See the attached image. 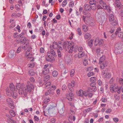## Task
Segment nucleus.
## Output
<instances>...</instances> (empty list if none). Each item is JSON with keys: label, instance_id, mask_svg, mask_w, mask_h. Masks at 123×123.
I'll list each match as a JSON object with an SVG mask.
<instances>
[{"label": "nucleus", "instance_id": "nucleus-37", "mask_svg": "<svg viewBox=\"0 0 123 123\" xmlns=\"http://www.w3.org/2000/svg\"><path fill=\"white\" fill-rule=\"evenodd\" d=\"M9 112L10 114L13 117H14L15 116V113L14 111L12 110H11L9 111Z\"/></svg>", "mask_w": 123, "mask_h": 123}, {"label": "nucleus", "instance_id": "nucleus-49", "mask_svg": "<svg viewBox=\"0 0 123 123\" xmlns=\"http://www.w3.org/2000/svg\"><path fill=\"white\" fill-rule=\"evenodd\" d=\"M29 74L31 76H33L36 74L32 70L30 71L29 72Z\"/></svg>", "mask_w": 123, "mask_h": 123}, {"label": "nucleus", "instance_id": "nucleus-23", "mask_svg": "<svg viewBox=\"0 0 123 123\" xmlns=\"http://www.w3.org/2000/svg\"><path fill=\"white\" fill-rule=\"evenodd\" d=\"M82 28L83 31L84 32H86L88 30V27L86 25H83L82 26Z\"/></svg>", "mask_w": 123, "mask_h": 123}, {"label": "nucleus", "instance_id": "nucleus-55", "mask_svg": "<svg viewBox=\"0 0 123 123\" xmlns=\"http://www.w3.org/2000/svg\"><path fill=\"white\" fill-rule=\"evenodd\" d=\"M30 81L32 82V83H34L35 81V79L33 77H31L30 78Z\"/></svg>", "mask_w": 123, "mask_h": 123}, {"label": "nucleus", "instance_id": "nucleus-38", "mask_svg": "<svg viewBox=\"0 0 123 123\" xmlns=\"http://www.w3.org/2000/svg\"><path fill=\"white\" fill-rule=\"evenodd\" d=\"M28 66L29 68H32L35 66V64L33 62L29 63L28 64Z\"/></svg>", "mask_w": 123, "mask_h": 123}, {"label": "nucleus", "instance_id": "nucleus-45", "mask_svg": "<svg viewBox=\"0 0 123 123\" xmlns=\"http://www.w3.org/2000/svg\"><path fill=\"white\" fill-rule=\"evenodd\" d=\"M68 2L66 0H64L62 2V6L63 7H64L65 6H66L67 3Z\"/></svg>", "mask_w": 123, "mask_h": 123}, {"label": "nucleus", "instance_id": "nucleus-54", "mask_svg": "<svg viewBox=\"0 0 123 123\" xmlns=\"http://www.w3.org/2000/svg\"><path fill=\"white\" fill-rule=\"evenodd\" d=\"M103 43V41L102 39H99L98 45H102Z\"/></svg>", "mask_w": 123, "mask_h": 123}, {"label": "nucleus", "instance_id": "nucleus-1", "mask_svg": "<svg viewBox=\"0 0 123 123\" xmlns=\"http://www.w3.org/2000/svg\"><path fill=\"white\" fill-rule=\"evenodd\" d=\"M17 89L18 90V92L19 94L24 97H26L27 92V90L25 87H21L20 85H16Z\"/></svg>", "mask_w": 123, "mask_h": 123}, {"label": "nucleus", "instance_id": "nucleus-40", "mask_svg": "<svg viewBox=\"0 0 123 123\" xmlns=\"http://www.w3.org/2000/svg\"><path fill=\"white\" fill-rule=\"evenodd\" d=\"M57 52L58 57L61 58L62 56V54L61 51L59 49H57Z\"/></svg>", "mask_w": 123, "mask_h": 123}, {"label": "nucleus", "instance_id": "nucleus-13", "mask_svg": "<svg viewBox=\"0 0 123 123\" xmlns=\"http://www.w3.org/2000/svg\"><path fill=\"white\" fill-rule=\"evenodd\" d=\"M102 10H103L102 7H101L100 5H98L97 6V12H98L101 10L100 12H98V13H99L100 14L101 13H102Z\"/></svg>", "mask_w": 123, "mask_h": 123}, {"label": "nucleus", "instance_id": "nucleus-25", "mask_svg": "<svg viewBox=\"0 0 123 123\" xmlns=\"http://www.w3.org/2000/svg\"><path fill=\"white\" fill-rule=\"evenodd\" d=\"M67 43L66 41H65L63 43V48L65 49L66 50H67L68 49V47H67Z\"/></svg>", "mask_w": 123, "mask_h": 123}, {"label": "nucleus", "instance_id": "nucleus-64", "mask_svg": "<svg viewBox=\"0 0 123 123\" xmlns=\"http://www.w3.org/2000/svg\"><path fill=\"white\" fill-rule=\"evenodd\" d=\"M94 74L92 72H89L87 74V75L88 77H90V76L94 75Z\"/></svg>", "mask_w": 123, "mask_h": 123}, {"label": "nucleus", "instance_id": "nucleus-32", "mask_svg": "<svg viewBox=\"0 0 123 123\" xmlns=\"http://www.w3.org/2000/svg\"><path fill=\"white\" fill-rule=\"evenodd\" d=\"M68 87L69 89V90L71 91H73L74 89L73 87H74L71 85V84L69 83L68 85Z\"/></svg>", "mask_w": 123, "mask_h": 123}, {"label": "nucleus", "instance_id": "nucleus-48", "mask_svg": "<svg viewBox=\"0 0 123 123\" xmlns=\"http://www.w3.org/2000/svg\"><path fill=\"white\" fill-rule=\"evenodd\" d=\"M6 93L7 96H9L11 94V93L10 92V90L8 89H7L6 90Z\"/></svg>", "mask_w": 123, "mask_h": 123}, {"label": "nucleus", "instance_id": "nucleus-17", "mask_svg": "<svg viewBox=\"0 0 123 123\" xmlns=\"http://www.w3.org/2000/svg\"><path fill=\"white\" fill-rule=\"evenodd\" d=\"M97 90V88L95 86L94 87H91L89 88L88 90L89 92H92V91H95Z\"/></svg>", "mask_w": 123, "mask_h": 123}, {"label": "nucleus", "instance_id": "nucleus-33", "mask_svg": "<svg viewBox=\"0 0 123 123\" xmlns=\"http://www.w3.org/2000/svg\"><path fill=\"white\" fill-rule=\"evenodd\" d=\"M85 38L86 39H90L91 38V35L89 33H87L85 35Z\"/></svg>", "mask_w": 123, "mask_h": 123}, {"label": "nucleus", "instance_id": "nucleus-41", "mask_svg": "<svg viewBox=\"0 0 123 123\" xmlns=\"http://www.w3.org/2000/svg\"><path fill=\"white\" fill-rule=\"evenodd\" d=\"M30 53V50H27L25 53V57H26L28 58V57H29V56H30L29 54Z\"/></svg>", "mask_w": 123, "mask_h": 123}, {"label": "nucleus", "instance_id": "nucleus-2", "mask_svg": "<svg viewBox=\"0 0 123 123\" xmlns=\"http://www.w3.org/2000/svg\"><path fill=\"white\" fill-rule=\"evenodd\" d=\"M105 57L104 55L102 56L99 59V64H100V68L102 69L104 68L107 66V62L105 61Z\"/></svg>", "mask_w": 123, "mask_h": 123}, {"label": "nucleus", "instance_id": "nucleus-11", "mask_svg": "<svg viewBox=\"0 0 123 123\" xmlns=\"http://www.w3.org/2000/svg\"><path fill=\"white\" fill-rule=\"evenodd\" d=\"M118 87V86H115L113 85H111L110 87L111 91L112 92H116Z\"/></svg>", "mask_w": 123, "mask_h": 123}, {"label": "nucleus", "instance_id": "nucleus-19", "mask_svg": "<svg viewBox=\"0 0 123 123\" xmlns=\"http://www.w3.org/2000/svg\"><path fill=\"white\" fill-rule=\"evenodd\" d=\"M47 52H49L50 54V55H52L53 56H55L56 55V53L54 50L52 49H51L50 51Z\"/></svg>", "mask_w": 123, "mask_h": 123}, {"label": "nucleus", "instance_id": "nucleus-14", "mask_svg": "<svg viewBox=\"0 0 123 123\" xmlns=\"http://www.w3.org/2000/svg\"><path fill=\"white\" fill-rule=\"evenodd\" d=\"M123 49H118L116 48L115 50V53L117 54H121L122 53Z\"/></svg>", "mask_w": 123, "mask_h": 123}, {"label": "nucleus", "instance_id": "nucleus-63", "mask_svg": "<svg viewBox=\"0 0 123 123\" xmlns=\"http://www.w3.org/2000/svg\"><path fill=\"white\" fill-rule=\"evenodd\" d=\"M83 64L85 66H86L88 64V61L86 59H85L83 62Z\"/></svg>", "mask_w": 123, "mask_h": 123}, {"label": "nucleus", "instance_id": "nucleus-35", "mask_svg": "<svg viewBox=\"0 0 123 123\" xmlns=\"http://www.w3.org/2000/svg\"><path fill=\"white\" fill-rule=\"evenodd\" d=\"M91 9H92V10H95L97 8V6L96 4H93L92 5H91Z\"/></svg>", "mask_w": 123, "mask_h": 123}, {"label": "nucleus", "instance_id": "nucleus-3", "mask_svg": "<svg viewBox=\"0 0 123 123\" xmlns=\"http://www.w3.org/2000/svg\"><path fill=\"white\" fill-rule=\"evenodd\" d=\"M47 55L46 57V60L47 61L52 62L55 61V59L54 58V56H53L52 55H50V54L49 52H47Z\"/></svg>", "mask_w": 123, "mask_h": 123}, {"label": "nucleus", "instance_id": "nucleus-22", "mask_svg": "<svg viewBox=\"0 0 123 123\" xmlns=\"http://www.w3.org/2000/svg\"><path fill=\"white\" fill-rule=\"evenodd\" d=\"M116 4L117 6L120 9H122L123 8V6L120 3L116 2Z\"/></svg>", "mask_w": 123, "mask_h": 123}, {"label": "nucleus", "instance_id": "nucleus-9", "mask_svg": "<svg viewBox=\"0 0 123 123\" xmlns=\"http://www.w3.org/2000/svg\"><path fill=\"white\" fill-rule=\"evenodd\" d=\"M16 55V52L14 50L10 51L9 53V56L10 58H12L15 57Z\"/></svg>", "mask_w": 123, "mask_h": 123}, {"label": "nucleus", "instance_id": "nucleus-61", "mask_svg": "<svg viewBox=\"0 0 123 123\" xmlns=\"http://www.w3.org/2000/svg\"><path fill=\"white\" fill-rule=\"evenodd\" d=\"M77 31L79 35L80 36L81 35V30L80 28H78L77 29Z\"/></svg>", "mask_w": 123, "mask_h": 123}, {"label": "nucleus", "instance_id": "nucleus-50", "mask_svg": "<svg viewBox=\"0 0 123 123\" xmlns=\"http://www.w3.org/2000/svg\"><path fill=\"white\" fill-rule=\"evenodd\" d=\"M11 95L12 97L14 98H16L17 97V94L15 92H13L12 93Z\"/></svg>", "mask_w": 123, "mask_h": 123}, {"label": "nucleus", "instance_id": "nucleus-53", "mask_svg": "<svg viewBox=\"0 0 123 123\" xmlns=\"http://www.w3.org/2000/svg\"><path fill=\"white\" fill-rule=\"evenodd\" d=\"M118 37L120 38H123V32H121L118 35Z\"/></svg>", "mask_w": 123, "mask_h": 123}, {"label": "nucleus", "instance_id": "nucleus-60", "mask_svg": "<svg viewBox=\"0 0 123 123\" xmlns=\"http://www.w3.org/2000/svg\"><path fill=\"white\" fill-rule=\"evenodd\" d=\"M74 47V45H73L70 48V49L69 51V52L70 53H72L73 52V49Z\"/></svg>", "mask_w": 123, "mask_h": 123}, {"label": "nucleus", "instance_id": "nucleus-10", "mask_svg": "<svg viewBox=\"0 0 123 123\" xmlns=\"http://www.w3.org/2000/svg\"><path fill=\"white\" fill-rule=\"evenodd\" d=\"M20 39L21 43H24V44H25L26 43H29V40L27 39L25 37H20Z\"/></svg>", "mask_w": 123, "mask_h": 123}, {"label": "nucleus", "instance_id": "nucleus-59", "mask_svg": "<svg viewBox=\"0 0 123 123\" xmlns=\"http://www.w3.org/2000/svg\"><path fill=\"white\" fill-rule=\"evenodd\" d=\"M74 5V3L73 1H71L69 3V7H73Z\"/></svg>", "mask_w": 123, "mask_h": 123}, {"label": "nucleus", "instance_id": "nucleus-39", "mask_svg": "<svg viewBox=\"0 0 123 123\" xmlns=\"http://www.w3.org/2000/svg\"><path fill=\"white\" fill-rule=\"evenodd\" d=\"M26 33V31L25 30H23L21 34L19 35V37H23L24 35Z\"/></svg>", "mask_w": 123, "mask_h": 123}, {"label": "nucleus", "instance_id": "nucleus-4", "mask_svg": "<svg viewBox=\"0 0 123 123\" xmlns=\"http://www.w3.org/2000/svg\"><path fill=\"white\" fill-rule=\"evenodd\" d=\"M46 88H49L50 86V90L53 91L54 90L56 89V86L54 85H51V84L50 82H48L46 84Z\"/></svg>", "mask_w": 123, "mask_h": 123}, {"label": "nucleus", "instance_id": "nucleus-20", "mask_svg": "<svg viewBox=\"0 0 123 123\" xmlns=\"http://www.w3.org/2000/svg\"><path fill=\"white\" fill-rule=\"evenodd\" d=\"M102 6L103 8L105 10H106L108 9L110 11V7L109 6H107L105 2L103 3V4L102 5Z\"/></svg>", "mask_w": 123, "mask_h": 123}, {"label": "nucleus", "instance_id": "nucleus-62", "mask_svg": "<svg viewBox=\"0 0 123 123\" xmlns=\"http://www.w3.org/2000/svg\"><path fill=\"white\" fill-rule=\"evenodd\" d=\"M92 110V108L91 107L89 108L86 109L85 110V111L87 112H89L91 111V110Z\"/></svg>", "mask_w": 123, "mask_h": 123}, {"label": "nucleus", "instance_id": "nucleus-5", "mask_svg": "<svg viewBox=\"0 0 123 123\" xmlns=\"http://www.w3.org/2000/svg\"><path fill=\"white\" fill-rule=\"evenodd\" d=\"M26 88L28 92H31L32 90L34 89V86L30 81H28L27 82V85L26 86Z\"/></svg>", "mask_w": 123, "mask_h": 123}, {"label": "nucleus", "instance_id": "nucleus-18", "mask_svg": "<svg viewBox=\"0 0 123 123\" xmlns=\"http://www.w3.org/2000/svg\"><path fill=\"white\" fill-rule=\"evenodd\" d=\"M58 45L56 42H54L52 45V47L54 49H56L58 48Z\"/></svg>", "mask_w": 123, "mask_h": 123}, {"label": "nucleus", "instance_id": "nucleus-28", "mask_svg": "<svg viewBox=\"0 0 123 123\" xmlns=\"http://www.w3.org/2000/svg\"><path fill=\"white\" fill-rule=\"evenodd\" d=\"M96 80V77H92L90 79V81L92 83H95Z\"/></svg>", "mask_w": 123, "mask_h": 123}, {"label": "nucleus", "instance_id": "nucleus-16", "mask_svg": "<svg viewBox=\"0 0 123 123\" xmlns=\"http://www.w3.org/2000/svg\"><path fill=\"white\" fill-rule=\"evenodd\" d=\"M116 47V48L118 49H123V45L121 43H118Z\"/></svg>", "mask_w": 123, "mask_h": 123}, {"label": "nucleus", "instance_id": "nucleus-7", "mask_svg": "<svg viewBox=\"0 0 123 123\" xmlns=\"http://www.w3.org/2000/svg\"><path fill=\"white\" fill-rule=\"evenodd\" d=\"M6 101L10 106V108L12 109L14 108L13 101L12 99L8 98L6 99Z\"/></svg>", "mask_w": 123, "mask_h": 123}, {"label": "nucleus", "instance_id": "nucleus-29", "mask_svg": "<svg viewBox=\"0 0 123 123\" xmlns=\"http://www.w3.org/2000/svg\"><path fill=\"white\" fill-rule=\"evenodd\" d=\"M93 40H91L88 43V45L91 48L92 46L93 43Z\"/></svg>", "mask_w": 123, "mask_h": 123}, {"label": "nucleus", "instance_id": "nucleus-47", "mask_svg": "<svg viewBox=\"0 0 123 123\" xmlns=\"http://www.w3.org/2000/svg\"><path fill=\"white\" fill-rule=\"evenodd\" d=\"M75 72L74 70V69H72L70 73V75L71 77H73L74 74V73Z\"/></svg>", "mask_w": 123, "mask_h": 123}, {"label": "nucleus", "instance_id": "nucleus-46", "mask_svg": "<svg viewBox=\"0 0 123 123\" xmlns=\"http://www.w3.org/2000/svg\"><path fill=\"white\" fill-rule=\"evenodd\" d=\"M88 23H86V24L87 25H89L91 26H92L93 25V23L91 22L90 20H88Z\"/></svg>", "mask_w": 123, "mask_h": 123}, {"label": "nucleus", "instance_id": "nucleus-34", "mask_svg": "<svg viewBox=\"0 0 123 123\" xmlns=\"http://www.w3.org/2000/svg\"><path fill=\"white\" fill-rule=\"evenodd\" d=\"M58 72L55 70L54 71L52 72V75L54 77H56L58 75Z\"/></svg>", "mask_w": 123, "mask_h": 123}, {"label": "nucleus", "instance_id": "nucleus-51", "mask_svg": "<svg viewBox=\"0 0 123 123\" xmlns=\"http://www.w3.org/2000/svg\"><path fill=\"white\" fill-rule=\"evenodd\" d=\"M67 47H68V49L70 48L73 45H72V43L71 42H67Z\"/></svg>", "mask_w": 123, "mask_h": 123}, {"label": "nucleus", "instance_id": "nucleus-58", "mask_svg": "<svg viewBox=\"0 0 123 123\" xmlns=\"http://www.w3.org/2000/svg\"><path fill=\"white\" fill-rule=\"evenodd\" d=\"M67 88V86L65 85H62V89L63 91H65Z\"/></svg>", "mask_w": 123, "mask_h": 123}, {"label": "nucleus", "instance_id": "nucleus-27", "mask_svg": "<svg viewBox=\"0 0 123 123\" xmlns=\"http://www.w3.org/2000/svg\"><path fill=\"white\" fill-rule=\"evenodd\" d=\"M85 55V53L84 52H81L79 53L78 57L79 58H80L83 56Z\"/></svg>", "mask_w": 123, "mask_h": 123}, {"label": "nucleus", "instance_id": "nucleus-52", "mask_svg": "<svg viewBox=\"0 0 123 123\" xmlns=\"http://www.w3.org/2000/svg\"><path fill=\"white\" fill-rule=\"evenodd\" d=\"M99 42V39L98 38H96V39L95 41V46H97L98 45Z\"/></svg>", "mask_w": 123, "mask_h": 123}, {"label": "nucleus", "instance_id": "nucleus-31", "mask_svg": "<svg viewBox=\"0 0 123 123\" xmlns=\"http://www.w3.org/2000/svg\"><path fill=\"white\" fill-rule=\"evenodd\" d=\"M114 20V16L113 14H111L109 15V21H112Z\"/></svg>", "mask_w": 123, "mask_h": 123}, {"label": "nucleus", "instance_id": "nucleus-42", "mask_svg": "<svg viewBox=\"0 0 123 123\" xmlns=\"http://www.w3.org/2000/svg\"><path fill=\"white\" fill-rule=\"evenodd\" d=\"M83 90L81 89H80L79 91L78 94L80 96L82 97L83 96Z\"/></svg>", "mask_w": 123, "mask_h": 123}, {"label": "nucleus", "instance_id": "nucleus-43", "mask_svg": "<svg viewBox=\"0 0 123 123\" xmlns=\"http://www.w3.org/2000/svg\"><path fill=\"white\" fill-rule=\"evenodd\" d=\"M64 112V110L63 107H62L59 111V112L61 114H62Z\"/></svg>", "mask_w": 123, "mask_h": 123}, {"label": "nucleus", "instance_id": "nucleus-24", "mask_svg": "<svg viewBox=\"0 0 123 123\" xmlns=\"http://www.w3.org/2000/svg\"><path fill=\"white\" fill-rule=\"evenodd\" d=\"M55 107H50L48 109V112L50 113H53L55 111Z\"/></svg>", "mask_w": 123, "mask_h": 123}, {"label": "nucleus", "instance_id": "nucleus-57", "mask_svg": "<svg viewBox=\"0 0 123 123\" xmlns=\"http://www.w3.org/2000/svg\"><path fill=\"white\" fill-rule=\"evenodd\" d=\"M28 60H29L33 62L34 60V58L32 57L29 56V57H28Z\"/></svg>", "mask_w": 123, "mask_h": 123}, {"label": "nucleus", "instance_id": "nucleus-15", "mask_svg": "<svg viewBox=\"0 0 123 123\" xmlns=\"http://www.w3.org/2000/svg\"><path fill=\"white\" fill-rule=\"evenodd\" d=\"M84 8L86 11H90L91 9V6L88 4H86L85 5Z\"/></svg>", "mask_w": 123, "mask_h": 123}, {"label": "nucleus", "instance_id": "nucleus-56", "mask_svg": "<svg viewBox=\"0 0 123 123\" xmlns=\"http://www.w3.org/2000/svg\"><path fill=\"white\" fill-rule=\"evenodd\" d=\"M89 3L90 4L92 5L96 4V1L94 0H91L90 1Z\"/></svg>", "mask_w": 123, "mask_h": 123}, {"label": "nucleus", "instance_id": "nucleus-21", "mask_svg": "<svg viewBox=\"0 0 123 123\" xmlns=\"http://www.w3.org/2000/svg\"><path fill=\"white\" fill-rule=\"evenodd\" d=\"M123 32V31L121 30V28L119 27L117 29L115 32V34L116 35H118L120 33Z\"/></svg>", "mask_w": 123, "mask_h": 123}, {"label": "nucleus", "instance_id": "nucleus-30", "mask_svg": "<svg viewBox=\"0 0 123 123\" xmlns=\"http://www.w3.org/2000/svg\"><path fill=\"white\" fill-rule=\"evenodd\" d=\"M111 21V24L113 26H115L117 25V21L116 20H112V21Z\"/></svg>", "mask_w": 123, "mask_h": 123}, {"label": "nucleus", "instance_id": "nucleus-36", "mask_svg": "<svg viewBox=\"0 0 123 123\" xmlns=\"http://www.w3.org/2000/svg\"><path fill=\"white\" fill-rule=\"evenodd\" d=\"M49 72V69H43V71L42 73L44 75L47 74Z\"/></svg>", "mask_w": 123, "mask_h": 123}, {"label": "nucleus", "instance_id": "nucleus-12", "mask_svg": "<svg viewBox=\"0 0 123 123\" xmlns=\"http://www.w3.org/2000/svg\"><path fill=\"white\" fill-rule=\"evenodd\" d=\"M82 19L83 20L84 22L86 24V23H88V20H90V17H87V16H83L82 18Z\"/></svg>", "mask_w": 123, "mask_h": 123}, {"label": "nucleus", "instance_id": "nucleus-8", "mask_svg": "<svg viewBox=\"0 0 123 123\" xmlns=\"http://www.w3.org/2000/svg\"><path fill=\"white\" fill-rule=\"evenodd\" d=\"M26 44H24L22 47V48L25 50L28 49L30 50L31 49V48L30 46L29 45V43H26Z\"/></svg>", "mask_w": 123, "mask_h": 123}, {"label": "nucleus", "instance_id": "nucleus-6", "mask_svg": "<svg viewBox=\"0 0 123 123\" xmlns=\"http://www.w3.org/2000/svg\"><path fill=\"white\" fill-rule=\"evenodd\" d=\"M102 74L105 78H109L111 77V74L108 72V70L103 71Z\"/></svg>", "mask_w": 123, "mask_h": 123}, {"label": "nucleus", "instance_id": "nucleus-26", "mask_svg": "<svg viewBox=\"0 0 123 123\" xmlns=\"http://www.w3.org/2000/svg\"><path fill=\"white\" fill-rule=\"evenodd\" d=\"M9 87L10 90L12 92L15 90V88L14 85L13 83H11Z\"/></svg>", "mask_w": 123, "mask_h": 123}, {"label": "nucleus", "instance_id": "nucleus-44", "mask_svg": "<svg viewBox=\"0 0 123 123\" xmlns=\"http://www.w3.org/2000/svg\"><path fill=\"white\" fill-rule=\"evenodd\" d=\"M50 77V76L49 75H48L45 76L44 78L45 81H48Z\"/></svg>", "mask_w": 123, "mask_h": 123}]
</instances>
